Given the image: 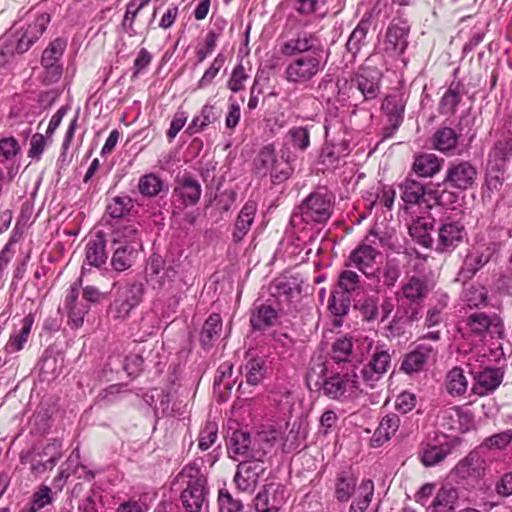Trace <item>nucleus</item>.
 I'll return each mask as SVG.
<instances>
[{"label": "nucleus", "mask_w": 512, "mask_h": 512, "mask_svg": "<svg viewBox=\"0 0 512 512\" xmlns=\"http://www.w3.org/2000/svg\"><path fill=\"white\" fill-rule=\"evenodd\" d=\"M280 53L287 59L283 77L292 85H306L321 73L327 64L324 47L318 37L299 31L280 44Z\"/></svg>", "instance_id": "nucleus-1"}, {"label": "nucleus", "mask_w": 512, "mask_h": 512, "mask_svg": "<svg viewBox=\"0 0 512 512\" xmlns=\"http://www.w3.org/2000/svg\"><path fill=\"white\" fill-rule=\"evenodd\" d=\"M317 374L321 379L316 381L322 394L330 400L340 403H348L357 399L364 389L357 373V367L353 363L340 365H326L319 363L308 372V379Z\"/></svg>", "instance_id": "nucleus-2"}, {"label": "nucleus", "mask_w": 512, "mask_h": 512, "mask_svg": "<svg viewBox=\"0 0 512 512\" xmlns=\"http://www.w3.org/2000/svg\"><path fill=\"white\" fill-rule=\"evenodd\" d=\"M296 155L293 151L281 150L277 155L273 144L263 146L254 159V170L260 177L269 175L274 185L285 182L293 173L292 163Z\"/></svg>", "instance_id": "nucleus-3"}, {"label": "nucleus", "mask_w": 512, "mask_h": 512, "mask_svg": "<svg viewBox=\"0 0 512 512\" xmlns=\"http://www.w3.org/2000/svg\"><path fill=\"white\" fill-rule=\"evenodd\" d=\"M257 443H265L267 448H271L273 446V441L265 431L257 433L254 442H252L249 432L235 430L227 439L228 455L235 461H262L267 451L262 446L256 448Z\"/></svg>", "instance_id": "nucleus-4"}, {"label": "nucleus", "mask_w": 512, "mask_h": 512, "mask_svg": "<svg viewBox=\"0 0 512 512\" xmlns=\"http://www.w3.org/2000/svg\"><path fill=\"white\" fill-rule=\"evenodd\" d=\"M427 290H398L396 300L398 309L392 321L384 327L387 338L404 335L407 326L417 313L419 301L426 296Z\"/></svg>", "instance_id": "nucleus-5"}, {"label": "nucleus", "mask_w": 512, "mask_h": 512, "mask_svg": "<svg viewBox=\"0 0 512 512\" xmlns=\"http://www.w3.org/2000/svg\"><path fill=\"white\" fill-rule=\"evenodd\" d=\"M277 294H270L267 299L258 297L251 308L250 324L253 330L266 331L275 326L279 313L283 310L281 299H289L294 290H277Z\"/></svg>", "instance_id": "nucleus-6"}, {"label": "nucleus", "mask_w": 512, "mask_h": 512, "mask_svg": "<svg viewBox=\"0 0 512 512\" xmlns=\"http://www.w3.org/2000/svg\"><path fill=\"white\" fill-rule=\"evenodd\" d=\"M383 243V237L371 230L364 240L351 251L345 266L357 268L369 279L376 276V257L380 255L377 248Z\"/></svg>", "instance_id": "nucleus-7"}, {"label": "nucleus", "mask_w": 512, "mask_h": 512, "mask_svg": "<svg viewBox=\"0 0 512 512\" xmlns=\"http://www.w3.org/2000/svg\"><path fill=\"white\" fill-rule=\"evenodd\" d=\"M334 196L327 190H318L310 193L298 206L293 219L298 215L306 224H324L332 214Z\"/></svg>", "instance_id": "nucleus-8"}, {"label": "nucleus", "mask_w": 512, "mask_h": 512, "mask_svg": "<svg viewBox=\"0 0 512 512\" xmlns=\"http://www.w3.org/2000/svg\"><path fill=\"white\" fill-rule=\"evenodd\" d=\"M487 461L480 449L470 451L451 471L452 479L467 490L478 487L486 475Z\"/></svg>", "instance_id": "nucleus-9"}, {"label": "nucleus", "mask_w": 512, "mask_h": 512, "mask_svg": "<svg viewBox=\"0 0 512 512\" xmlns=\"http://www.w3.org/2000/svg\"><path fill=\"white\" fill-rule=\"evenodd\" d=\"M477 176V168L470 161L454 160L446 168L442 185L445 189L453 190L450 195L454 196L456 192L472 189L476 185Z\"/></svg>", "instance_id": "nucleus-10"}, {"label": "nucleus", "mask_w": 512, "mask_h": 512, "mask_svg": "<svg viewBox=\"0 0 512 512\" xmlns=\"http://www.w3.org/2000/svg\"><path fill=\"white\" fill-rule=\"evenodd\" d=\"M438 347L425 339H418L413 348L403 356L399 370L412 376L428 369L436 362Z\"/></svg>", "instance_id": "nucleus-11"}, {"label": "nucleus", "mask_w": 512, "mask_h": 512, "mask_svg": "<svg viewBox=\"0 0 512 512\" xmlns=\"http://www.w3.org/2000/svg\"><path fill=\"white\" fill-rule=\"evenodd\" d=\"M50 23V15L42 13L30 23L25 29L21 28L12 35L9 44L5 46L7 52L22 54L40 38Z\"/></svg>", "instance_id": "nucleus-12"}, {"label": "nucleus", "mask_w": 512, "mask_h": 512, "mask_svg": "<svg viewBox=\"0 0 512 512\" xmlns=\"http://www.w3.org/2000/svg\"><path fill=\"white\" fill-rule=\"evenodd\" d=\"M381 78V71L366 61L351 78V88H356L364 100L370 101L380 93Z\"/></svg>", "instance_id": "nucleus-13"}, {"label": "nucleus", "mask_w": 512, "mask_h": 512, "mask_svg": "<svg viewBox=\"0 0 512 512\" xmlns=\"http://www.w3.org/2000/svg\"><path fill=\"white\" fill-rule=\"evenodd\" d=\"M61 458V453L57 450L56 445L49 444L42 450L33 448L20 455L22 464H29L30 470L35 475L45 473L52 470Z\"/></svg>", "instance_id": "nucleus-14"}, {"label": "nucleus", "mask_w": 512, "mask_h": 512, "mask_svg": "<svg viewBox=\"0 0 512 512\" xmlns=\"http://www.w3.org/2000/svg\"><path fill=\"white\" fill-rule=\"evenodd\" d=\"M391 364L388 350L376 347L370 360L361 369L362 382L368 388H374L377 382L386 374Z\"/></svg>", "instance_id": "nucleus-15"}, {"label": "nucleus", "mask_w": 512, "mask_h": 512, "mask_svg": "<svg viewBox=\"0 0 512 512\" xmlns=\"http://www.w3.org/2000/svg\"><path fill=\"white\" fill-rule=\"evenodd\" d=\"M406 101L403 95L396 93L387 95L381 105V110L387 117L388 124L383 127V138H391L404 120Z\"/></svg>", "instance_id": "nucleus-16"}, {"label": "nucleus", "mask_w": 512, "mask_h": 512, "mask_svg": "<svg viewBox=\"0 0 512 512\" xmlns=\"http://www.w3.org/2000/svg\"><path fill=\"white\" fill-rule=\"evenodd\" d=\"M401 199L405 204V208L409 206L417 205L419 207L424 206L426 209H430V199H435L434 192L420 181L412 178H406L400 185Z\"/></svg>", "instance_id": "nucleus-17"}, {"label": "nucleus", "mask_w": 512, "mask_h": 512, "mask_svg": "<svg viewBox=\"0 0 512 512\" xmlns=\"http://www.w3.org/2000/svg\"><path fill=\"white\" fill-rule=\"evenodd\" d=\"M326 140L321 149L319 161L328 169L337 168L340 161L351 152L350 142L345 138L328 139V127L325 126Z\"/></svg>", "instance_id": "nucleus-18"}, {"label": "nucleus", "mask_w": 512, "mask_h": 512, "mask_svg": "<svg viewBox=\"0 0 512 512\" xmlns=\"http://www.w3.org/2000/svg\"><path fill=\"white\" fill-rule=\"evenodd\" d=\"M287 498L285 486L281 484L266 485L254 499L255 510L257 512H279Z\"/></svg>", "instance_id": "nucleus-19"}, {"label": "nucleus", "mask_w": 512, "mask_h": 512, "mask_svg": "<svg viewBox=\"0 0 512 512\" xmlns=\"http://www.w3.org/2000/svg\"><path fill=\"white\" fill-rule=\"evenodd\" d=\"M409 25L402 20H393L387 27L384 39V49L392 56H399L408 46Z\"/></svg>", "instance_id": "nucleus-20"}, {"label": "nucleus", "mask_w": 512, "mask_h": 512, "mask_svg": "<svg viewBox=\"0 0 512 512\" xmlns=\"http://www.w3.org/2000/svg\"><path fill=\"white\" fill-rule=\"evenodd\" d=\"M201 193L202 189L198 180L184 175L177 180L172 196L177 207L184 209L196 205L201 197Z\"/></svg>", "instance_id": "nucleus-21"}, {"label": "nucleus", "mask_w": 512, "mask_h": 512, "mask_svg": "<svg viewBox=\"0 0 512 512\" xmlns=\"http://www.w3.org/2000/svg\"><path fill=\"white\" fill-rule=\"evenodd\" d=\"M261 461L243 460L237 466L234 482L242 492H253L260 475L264 472Z\"/></svg>", "instance_id": "nucleus-22"}, {"label": "nucleus", "mask_w": 512, "mask_h": 512, "mask_svg": "<svg viewBox=\"0 0 512 512\" xmlns=\"http://www.w3.org/2000/svg\"><path fill=\"white\" fill-rule=\"evenodd\" d=\"M492 324L491 318L484 313H472L465 321L463 337L477 346L486 338Z\"/></svg>", "instance_id": "nucleus-23"}, {"label": "nucleus", "mask_w": 512, "mask_h": 512, "mask_svg": "<svg viewBox=\"0 0 512 512\" xmlns=\"http://www.w3.org/2000/svg\"><path fill=\"white\" fill-rule=\"evenodd\" d=\"M465 228L459 222H445L438 229L436 251L448 252L454 250L465 236Z\"/></svg>", "instance_id": "nucleus-24"}, {"label": "nucleus", "mask_w": 512, "mask_h": 512, "mask_svg": "<svg viewBox=\"0 0 512 512\" xmlns=\"http://www.w3.org/2000/svg\"><path fill=\"white\" fill-rule=\"evenodd\" d=\"M464 94H466V89L462 81L453 80L439 101V114L443 116H453Z\"/></svg>", "instance_id": "nucleus-25"}, {"label": "nucleus", "mask_w": 512, "mask_h": 512, "mask_svg": "<svg viewBox=\"0 0 512 512\" xmlns=\"http://www.w3.org/2000/svg\"><path fill=\"white\" fill-rule=\"evenodd\" d=\"M107 259L106 239L104 233L100 231L91 237L86 244L85 264L98 268L104 265Z\"/></svg>", "instance_id": "nucleus-26"}, {"label": "nucleus", "mask_w": 512, "mask_h": 512, "mask_svg": "<svg viewBox=\"0 0 512 512\" xmlns=\"http://www.w3.org/2000/svg\"><path fill=\"white\" fill-rule=\"evenodd\" d=\"M143 290H119L110 307V312L115 318H125L136 307L142 298Z\"/></svg>", "instance_id": "nucleus-27"}, {"label": "nucleus", "mask_w": 512, "mask_h": 512, "mask_svg": "<svg viewBox=\"0 0 512 512\" xmlns=\"http://www.w3.org/2000/svg\"><path fill=\"white\" fill-rule=\"evenodd\" d=\"M371 26V21L369 17H362V19L358 22L356 27L350 33L346 44L345 49L347 55L350 56V61H355L357 55L361 51V49L366 45V38Z\"/></svg>", "instance_id": "nucleus-28"}, {"label": "nucleus", "mask_w": 512, "mask_h": 512, "mask_svg": "<svg viewBox=\"0 0 512 512\" xmlns=\"http://www.w3.org/2000/svg\"><path fill=\"white\" fill-rule=\"evenodd\" d=\"M434 224L435 219L430 215L417 217L409 225V234L422 247L431 248L433 244L431 231Z\"/></svg>", "instance_id": "nucleus-29"}, {"label": "nucleus", "mask_w": 512, "mask_h": 512, "mask_svg": "<svg viewBox=\"0 0 512 512\" xmlns=\"http://www.w3.org/2000/svg\"><path fill=\"white\" fill-rule=\"evenodd\" d=\"M257 212V204L254 201H247L240 210L232 233V239L235 243L241 242L249 232L254 222Z\"/></svg>", "instance_id": "nucleus-30"}, {"label": "nucleus", "mask_w": 512, "mask_h": 512, "mask_svg": "<svg viewBox=\"0 0 512 512\" xmlns=\"http://www.w3.org/2000/svg\"><path fill=\"white\" fill-rule=\"evenodd\" d=\"M400 426V418L394 413L385 415L370 440V446L379 448L388 442Z\"/></svg>", "instance_id": "nucleus-31"}, {"label": "nucleus", "mask_w": 512, "mask_h": 512, "mask_svg": "<svg viewBox=\"0 0 512 512\" xmlns=\"http://www.w3.org/2000/svg\"><path fill=\"white\" fill-rule=\"evenodd\" d=\"M357 489V478L350 470H342L337 473L334 484V496L338 502H348Z\"/></svg>", "instance_id": "nucleus-32"}, {"label": "nucleus", "mask_w": 512, "mask_h": 512, "mask_svg": "<svg viewBox=\"0 0 512 512\" xmlns=\"http://www.w3.org/2000/svg\"><path fill=\"white\" fill-rule=\"evenodd\" d=\"M78 290H71L65 300V308L68 311V325L72 329H78L83 325L84 317L89 311V305L78 300Z\"/></svg>", "instance_id": "nucleus-33"}, {"label": "nucleus", "mask_w": 512, "mask_h": 512, "mask_svg": "<svg viewBox=\"0 0 512 512\" xmlns=\"http://www.w3.org/2000/svg\"><path fill=\"white\" fill-rule=\"evenodd\" d=\"M475 380L474 393L483 396L493 392L501 384L503 373L499 368L487 367L477 373Z\"/></svg>", "instance_id": "nucleus-34"}, {"label": "nucleus", "mask_w": 512, "mask_h": 512, "mask_svg": "<svg viewBox=\"0 0 512 512\" xmlns=\"http://www.w3.org/2000/svg\"><path fill=\"white\" fill-rule=\"evenodd\" d=\"M112 245H122L142 250V240L139 230L133 223L124 224L115 228L112 232Z\"/></svg>", "instance_id": "nucleus-35"}, {"label": "nucleus", "mask_w": 512, "mask_h": 512, "mask_svg": "<svg viewBox=\"0 0 512 512\" xmlns=\"http://www.w3.org/2000/svg\"><path fill=\"white\" fill-rule=\"evenodd\" d=\"M284 148L290 150L305 152L310 147V130L307 126H293L284 137Z\"/></svg>", "instance_id": "nucleus-36"}, {"label": "nucleus", "mask_w": 512, "mask_h": 512, "mask_svg": "<svg viewBox=\"0 0 512 512\" xmlns=\"http://www.w3.org/2000/svg\"><path fill=\"white\" fill-rule=\"evenodd\" d=\"M450 453L448 444L423 443L419 451V459L425 467H432L442 462Z\"/></svg>", "instance_id": "nucleus-37"}, {"label": "nucleus", "mask_w": 512, "mask_h": 512, "mask_svg": "<svg viewBox=\"0 0 512 512\" xmlns=\"http://www.w3.org/2000/svg\"><path fill=\"white\" fill-rule=\"evenodd\" d=\"M56 493L47 485H40L32 494L30 503L21 512H50Z\"/></svg>", "instance_id": "nucleus-38"}, {"label": "nucleus", "mask_w": 512, "mask_h": 512, "mask_svg": "<svg viewBox=\"0 0 512 512\" xmlns=\"http://www.w3.org/2000/svg\"><path fill=\"white\" fill-rule=\"evenodd\" d=\"M34 323V315L30 312L21 320V327L11 334L5 349L7 353H15L24 348Z\"/></svg>", "instance_id": "nucleus-39"}, {"label": "nucleus", "mask_w": 512, "mask_h": 512, "mask_svg": "<svg viewBox=\"0 0 512 512\" xmlns=\"http://www.w3.org/2000/svg\"><path fill=\"white\" fill-rule=\"evenodd\" d=\"M443 163L444 159L435 154H421L414 160L413 171L420 177H432L441 170Z\"/></svg>", "instance_id": "nucleus-40"}, {"label": "nucleus", "mask_w": 512, "mask_h": 512, "mask_svg": "<svg viewBox=\"0 0 512 512\" xmlns=\"http://www.w3.org/2000/svg\"><path fill=\"white\" fill-rule=\"evenodd\" d=\"M459 498L456 488L444 485L442 486L431 504V512H452Z\"/></svg>", "instance_id": "nucleus-41"}, {"label": "nucleus", "mask_w": 512, "mask_h": 512, "mask_svg": "<svg viewBox=\"0 0 512 512\" xmlns=\"http://www.w3.org/2000/svg\"><path fill=\"white\" fill-rule=\"evenodd\" d=\"M512 156V138L497 141L489 153L488 163L497 171L505 167L506 162Z\"/></svg>", "instance_id": "nucleus-42"}, {"label": "nucleus", "mask_w": 512, "mask_h": 512, "mask_svg": "<svg viewBox=\"0 0 512 512\" xmlns=\"http://www.w3.org/2000/svg\"><path fill=\"white\" fill-rule=\"evenodd\" d=\"M222 331V318L217 313H212L204 322L200 332V343L204 349L212 346L220 337Z\"/></svg>", "instance_id": "nucleus-43"}, {"label": "nucleus", "mask_w": 512, "mask_h": 512, "mask_svg": "<svg viewBox=\"0 0 512 512\" xmlns=\"http://www.w3.org/2000/svg\"><path fill=\"white\" fill-rule=\"evenodd\" d=\"M114 252L111 265L116 271L129 269L136 261L140 250L122 245H112Z\"/></svg>", "instance_id": "nucleus-44"}, {"label": "nucleus", "mask_w": 512, "mask_h": 512, "mask_svg": "<svg viewBox=\"0 0 512 512\" xmlns=\"http://www.w3.org/2000/svg\"><path fill=\"white\" fill-rule=\"evenodd\" d=\"M349 512H365L374 495V483L371 479H363L358 486Z\"/></svg>", "instance_id": "nucleus-45"}, {"label": "nucleus", "mask_w": 512, "mask_h": 512, "mask_svg": "<svg viewBox=\"0 0 512 512\" xmlns=\"http://www.w3.org/2000/svg\"><path fill=\"white\" fill-rule=\"evenodd\" d=\"M138 191L143 197L153 198L159 196L162 192L166 194L168 187L160 176L148 173L140 177Z\"/></svg>", "instance_id": "nucleus-46"}, {"label": "nucleus", "mask_w": 512, "mask_h": 512, "mask_svg": "<svg viewBox=\"0 0 512 512\" xmlns=\"http://www.w3.org/2000/svg\"><path fill=\"white\" fill-rule=\"evenodd\" d=\"M246 382L250 385L259 384L266 374V360L261 356L248 354L244 365Z\"/></svg>", "instance_id": "nucleus-47"}, {"label": "nucleus", "mask_w": 512, "mask_h": 512, "mask_svg": "<svg viewBox=\"0 0 512 512\" xmlns=\"http://www.w3.org/2000/svg\"><path fill=\"white\" fill-rule=\"evenodd\" d=\"M458 139L459 135L453 128L442 127L434 133L433 145L436 150L448 153L456 149Z\"/></svg>", "instance_id": "nucleus-48"}, {"label": "nucleus", "mask_w": 512, "mask_h": 512, "mask_svg": "<svg viewBox=\"0 0 512 512\" xmlns=\"http://www.w3.org/2000/svg\"><path fill=\"white\" fill-rule=\"evenodd\" d=\"M329 0H287L288 4L300 15H320L327 13Z\"/></svg>", "instance_id": "nucleus-49"}, {"label": "nucleus", "mask_w": 512, "mask_h": 512, "mask_svg": "<svg viewBox=\"0 0 512 512\" xmlns=\"http://www.w3.org/2000/svg\"><path fill=\"white\" fill-rule=\"evenodd\" d=\"M351 301V290H332V294L328 302L329 311L334 316H345L349 312Z\"/></svg>", "instance_id": "nucleus-50"}, {"label": "nucleus", "mask_w": 512, "mask_h": 512, "mask_svg": "<svg viewBox=\"0 0 512 512\" xmlns=\"http://www.w3.org/2000/svg\"><path fill=\"white\" fill-rule=\"evenodd\" d=\"M468 381L460 367L452 368L446 376V389L452 396H461L466 393Z\"/></svg>", "instance_id": "nucleus-51"}, {"label": "nucleus", "mask_w": 512, "mask_h": 512, "mask_svg": "<svg viewBox=\"0 0 512 512\" xmlns=\"http://www.w3.org/2000/svg\"><path fill=\"white\" fill-rule=\"evenodd\" d=\"M353 342L351 338L346 336L336 339L332 345L333 363H325L326 365H340L343 363H351L348 358L352 353Z\"/></svg>", "instance_id": "nucleus-52"}, {"label": "nucleus", "mask_w": 512, "mask_h": 512, "mask_svg": "<svg viewBox=\"0 0 512 512\" xmlns=\"http://www.w3.org/2000/svg\"><path fill=\"white\" fill-rule=\"evenodd\" d=\"M214 106L206 104L202 107L199 115L195 116L187 128L190 135L202 131L206 126L216 120Z\"/></svg>", "instance_id": "nucleus-53"}, {"label": "nucleus", "mask_w": 512, "mask_h": 512, "mask_svg": "<svg viewBox=\"0 0 512 512\" xmlns=\"http://www.w3.org/2000/svg\"><path fill=\"white\" fill-rule=\"evenodd\" d=\"M66 44V41L62 38L53 40L42 53L41 65L60 64Z\"/></svg>", "instance_id": "nucleus-54"}, {"label": "nucleus", "mask_w": 512, "mask_h": 512, "mask_svg": "<svg viewBox=\"0 0 512 512\" xmlns=\"http://www.w3.org/2000/svg\"><path fill=\"white\" fill-rule=\"evenodd\" d=\"M494 253L495 245L490 244L467 255L465 261L468 266H472L478 272L490 261Z\"/></svg>", "instance_id": "nucleus-55"}, {"label": "nucleus", "mask_w": 512, "mask_h": 512, "mask_svg": "<svg viewBox=\"0 0 512 512\" xmlns=\"http://www.w3.org/2000/svg\"><path fill=\"white\" fill-rule=\"evenodd\" d=\"M400 277V268L398 264L394 261H387L385 266L380 269L377 267L376 270V276L374 279H376L378 282L381 281L384 285L387 287L394 286L398 278Z\"/></svg>", "instance_id": "nucleus-56"}, {"label": "nucleus", "mask_w": 512, "mask_h": 512, "mask_svg": "<svg viewBox=\"0 0 512 512\" xmlns=\"http://www.w3.org/2000/svg\"><path fill=\"white\" fill-rule=\"evenodd\" d=\"M132 207V199L125 196H116L107 206V213L111 218L120 219L129 213Z\"/></svg>", "instance_id": "nucleus-57"}, {"label": "nucleus", "mask_w": 512, "mask_h": 512, "mask_svg": "<svg viewBox=\"0 0 512 512\" xmlns=\"http://www.w3.org/2000/svg\"><path fill=\"white\" fill-rule=\"evenodd\" d=\"M218 438V425L215 422L208 421L201 429L198 437V447L202 451L208 450Z\"/></svg>", "instance_id": "nucleus-58"}, {"label": "nucleus", "mask_w": 512, "mask_h": 512, "mask_svg": "<svg viewBox=\"0 0 512 512\" xmlns=\"http://www.w3.org/2000/svg\"><path fill=\"white\" fill-rule=\"evenodd\" d=\"M249 78V75L246 73L245 68L240 61L232 70L230 78L227 81V87L233 93H238L243 90L245 87V82Z\"/></svg>", "instance_id": "nucleus-59"}, {"label": "nucleus", "mask_w": 512, "mask_h": 512, "mask_svg": "<svg viewBox=\"0 0 512 512\" xmlns=\"http://www.w3.org/2000/svg\"><path fill=\"white\" fill-rule=\"evenodd\" d=\"M354 307L362 312L366 320H374L378 315V297L369 296L363 300L359 299L355 302Z\"/></svg>", "instance_id": "nucleus-60"}, {"label": "nucleus", "mask_w": 512, "mask_h": 512, "mask_svg": "<svg viewBox=\"0 0 512 512\" xmlns=\"http://www.w3.org/2000/svg\"><path fill=\"white\" fill-rule=\"evenodd\" d=\"M219 512H241L243 504L240 500L234 499L226 489H221L218 495Z\"/></svg>", "instance_id": "nucleus-61"}, {"label": "nucleus", "mask_w": 512, "mask_h": 512, "mask_svg": "<svg viewBox=\"0 0 512 512\" xmlns=\"http://www.w3.org/2000/svg\"><path fill=\"white\" fill-rule=\"evenodd\" d=\"M150 0H130L126 6V12L123 19V26L128 30H133V23L138 13L146 6Z\"/></svg>", "instance_id": "nucleus-62"}, {"label": "nucleus", "mask_w": 512, "mask_h": 512, "mask_svg": "<svg viewBox=\"0 0 512 512\" xmlns=\"http://www.w3.org/2000/svg\"><path fill=\"white\" fill-rule=\"evenodd\" d=\"M462 300L469 308H483L488 305V297L484 290H464Z\"/></svg>", "instance_id": "nucleus-63"}, {"label": "nucleus", "mask_w": 512, "mask_h": 512, "mask_svg": "<svg viewBox=\"0 0 512 512\" xmlns=\"http://www.w3.org/2000/svg\"><path fill=\"white\" fill-rule=\"evenodd\" d=\"M233 365L230 362L222 363L218 369L214 378V386L221 387L230 390L233 386L232 377Z\"/></svg>", "instance_id": "nucleus-64"}]
</instances>
